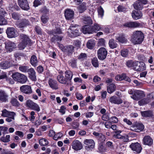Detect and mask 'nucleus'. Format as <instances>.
Returning a JSON list of instances; mask_svg holds the SVG:
<instances>
[{
    "instance_id": "72a5a7b5",
    "label": "nucleus",
    "mask_w": 154,
    "mask_h": 154,
    "mask_svg": "<svg viewBox=\"0 0 154 154\" xmlns=\"http://www.w3.org/2000/svg\"><path fill=\"white\" fill-rule=\"evenodd\" d=\"M21 75V73L19 72H14L12 75L11 77L14 81L18 82Z\"/></svg>"
},
{
    "instance_id": "cd10ccee",
    "label": "nucleus",
    "mask_w": 154,
    "mask_h": 154,
    "mask_svg": "<svg viewBox=\"0 0 154 154\" xmlns=\"http://www.w3.org/2000/svg\"><path fill=\"white\" fill-rule=\"evenodd\" d=\"M20 37L22 41L27 44L30 43V40L27 35L23 34H21Z\"/></svg>"
},
{
    "instance_id": "69168bd1",
    "label": "nucleus",
    "mask_w": 154,
    "mask_h": 154,
    "mask_svg": "<svg viewBox=\"0 0 154 154\" xmlns=\"http://www.w3.org/2000/svg\"><path fill=\"white\" fill-rule=\"evenodd\" d=\"M34 103L30 100H28L26 102V105L27 106L31 109Z\"/></svg>"
},
{
    "instance_id": "0e129e2a",
    "label": "nucleus",
    "mask_w": 154,
    "mask_h": 154,
    "mask_svg": "<svg viewBox=\"0 0 154 154\" xmlns=\"http://www.w3.org/2000/svg\"><path fill=\"white\" fill-rule=\"evenodd\" d=\"M27 44L26 43L21 41L18 45V47L20 50H23L25 48Z\"/></svg>"
},
{
    "instance_id": "6e6d98bb",
    "label": "nucleus",
    "mask_w": 154,
    "mask_h": 154,
    "mask_svg": "<svg viewBox=\"0 0 154 154\" xmlns=\"http://www.w3.org/2000/svg\"><path fill=\"white\" fill-rule=\"evenodd\" d=\"M92 63L95 67H98L99 66L98 60L97 58H94L92 60Z\"/></svg>"
},
{
    "instance_id": "a211bd4d",
    "label": "nucleus",
    "mask_w": 154,
    "mask_h": 154,
    "mask_svg": "<svg viewBox=\"0 0 154 154\" xmlns=\"http://www.w3.org/2000/svg\"><path fill=\"white\" fill-rule=\"evenodd\" d=\"M29 20L26 19H23L19 22L17 24V26L20 28H23L26 26L29 25Z\"/></svg>"
},
{
    "instance_id": "a878e982",
    "label": "nucleus",
    "mask_w": 154,
    "mask_h": 154,
    "mask_svg": "<svg viewBox=\"0 0 154 154\" xmlns=\"http://www.w3.org/2000/svg\"><path fill=\"white\" fill-rule=\"evenodd\" d=\"M82 32L84 34L92 33L91 26L85 25L83 26L82 29Z\"/></svg>"
},
{
    "instance_id": "aec40b11",
    "label": "nucleus",
    "mask_w": 154,
    "mask_h": 154,
    "mask_svg": "<svg viewBox=\"0 0 154 154\" xmlns=\"http://www.w3.org/2000/svg\"><path fill=\"white\" fill-rule=\"evenodd\" d=\"M9 60H6L4 62H2L0 63V68L1 69H5L9 68L10 66L11 61V58L10 56Z\"/></svg>"
},
{
    "instance_id": "052dcab7",
    "label": "nucleus",
    "mask_w": 154,
    "mask_h": 154,
    "mask_svg": "<svg viewBox=\"0 0 154 154\" xmlns=\"http://www.w3.org/2000/svg\"><path fill=\"white\" fill-rule=\"evenodd\" d=\"M87 57V55L85 53H81L79 55L78 57L79 59L83 60Z\"/></svg>"
},
{
    "instance_id": "9b49d317",
    "label": "nucleus",
    "mask_w": 154,
    "mask_h": 154,
    "mask_svg": "<svg viewBox=\"0 0 154 154\" xmlns=\"http://www.w3.org/2000/svg\"><path fill=\"white\" fill-rule=\"evenodd\" d=\"M16 48V44L12 42H8L5 44V48L7 51L11 52Z\"/></svg>"
},
{
    "instance_id": "49530a36",
    "label": "nucleus",
    "mask_w": 154,
    "mask_h": 154,
    "mask_svg": "<svg viewBox=\"0 0 154 154\" xmlns=\"http://www.w3.org/2000/svg\"><path fill=\"white\" fill-rule=\"evenodd\" d=\"M19 69L20 71L23 72H28V70L29 69L28 66H20Z\"/></svg>"
},
{
    "instance_id": "c756f323",
    "label": "nucleus",
    "mask_w": 154,
    "mask_h": 154,
    "mask_svg": "<svg viewBox=\"0 0 154 154\" xmlns=\"http://www.w3.org/2000/svg\"><path fill=\"white\" fill-rule=\"evenodd\" d=\"M48 33L54 35L56 34H60L62 33L59 27L56 28L55 29L51 31H48Z\"/></svg>"
},
{
    "instance_id": "ddd939ff",
    "label": "nucleus",
    "mask_w": 154,
    "mask_h": 154,
    "mask_svg": "<svg viewBox=\"0 0 154 154\" xmlns=\"http://www.w3.org/2000/svg\"><path fill=\"white\" fill-rule=\"evenodd\" d=\"M74 15V11L71 9H66L64 11V15L66 20H70L72 19Z\"/></svg>"
},
{
    "instance_id": "a19ab883",
    "label": "nucleus",
    "mask_w": 154,
    "mask_h": 154,
    "mask_svg": "<svg viewBox=\"0 0 154 154\" xmlns=\"http://www.w3.org/2000/svg\"><path fill=\"white\" fill-rule=\"evenodd\" d=\"M39 144L42 146H45L48 145V141L45 138H42L39 140Z\"/></svg>"
},
{
    "instance_id": "a18cd8bd",
    "label": "nucleus",
    "mask_w": 154,
    "mask_h": 154,
    "mask_svg": "<svg viewBox=\"0 0 154 154\" xmlns=\"http://www.w3.org/2000/svg\"><path fill=\"white\" fill-rule=\"evenodd\" d=\"M15 115V113H14V114H12L11 116H9L7 117V118L6 119V121L8 122H14V116Z\"/></svg>"
},
{
    "instance_id": "dca6fc26",
    "label": "nucleus",
    "mask_w": 154,
    "mask_h": 154,
    "mask_svg": "<svg viewBox=\"0 0 154 154\" xmlns=\"http://www.w3.org/2000/svg\"><path fill=\"white\" fill-rule=\"evenodd\" d=\"M58 81L60 83L65 85L67 86H69V82H67L66 78L61 74L58 75L57 77Z\"/></svg>"
},
{
    "instance_id": "39448f33",
    "label": "nucleus",
    "mask_w": 154,
    "mask_h": 154,
    "mask_svg": "<svg viewBox=\"0 0 154 154\" xmlns=\"http://www.w3.org/2000/svg\"><path fill=\"white\" fill-rule=\"evenodd\" d=\"M123 26L125 27L135 28L140 27L141 24L137 21H130L125 23L123 24Z\"/></svg>"
},
{
    "instance_id": "c85d7f7f",
    "label": "nucleus",
    "mask_w": 154,
    "mask_h": 154,
    "mask_svg": "<svg viewBox=\"0 0 154 154\" xmlns=\"http://www.w3.org/2000/svg\"><path fill=\"white\" fill-rule=\"evenodd\" d=\"M74 47L72 45H70L64 47L63 51L64 52H66L69 53H72L73 52Z\"/></svg>"
},
{
    "instance_id": "603ef678",
    "label": "nucleus",
    "mask_w": 154,
    "mask_h": 154,
    "mask_svg": "<svg viewBox=\"0 0 154 154\" xmlns=\"http://www.w3.org/2000/svg\"><path fill=\"white\" fill-rule=\"evenodd\" d=\"M129 51L127 49H123L121 51V55L123 57H127Z\"/></svg>"
},
{
    "instance_id": "2eb2a0df",
    "label": "nucleus",
    "mask_w": 154,
    "mask_h": 154,
    "mask_svg": "<svg viewBox=\"0 0 154 154\" xmlns=\"http://www.w3.org/2000/svg\"><path fill=\"white\" fill-rule=\"evenodd\" d=\"M50 87L54 90H57L58 88L57 82L56 81L52 79H49L48 82Z\"/></svg>"
},
{
    "instance_id": "09e8293b",
    "label": "nucleus",
    "mask_w": 154,
    "mask_h": 154,
    "mask_svg": "<svg viewBox=\"0 0 154 154\" xmlns=\"http://www.w3.org/2000/svg\"><path fill=\"white\" fill-rule=\"evenodd\" d=\"M121 133V131H116L113 135V137L116 138L120 139L122 136L120 134Z\"/></svg>"
},
{
    "instance_id": "e2e57ef3",
    "label": "nucleus",
    "mask_w": 154,
    "mask_h": 154,
    "mask_svg": "<svg viewBox=\"0 0 154 154\" xmlns=\"http://www.w3.org/2000/svg\"><path fill=\"white\" fill-rule=\"evenodd\" d=\"M139 65L140 71H143L146 69V66L145 63L143 62H139Z\"/></svg>"
},
{
    "instance_id": "3c124183",
    "label": "nucleus",
    "mask_w": 154,
    "mask_h": 154,
    "mask_svg": "<svg viewBox=\"0 0 154 154\" xmlns=\"http://www.w3.org/2000/svg\"><path fill=\"white\" fill-rule=\"evenodd\" d=\"M11 102L13 106H18L20 105L17 99L15 98L12 99Z\"/></svg>"
},
{
    "instance_id": "f03ea898",
    "label": "nucleus",
    "mask_w": 154,
    "mask_h": 154,
    "mask_svg": "<svg viewBox=\"0 0 154 154\" xmlns=\"http://www.w3.org/2000/svg\"><path fill=\"white\" fill-rule=\"evenodd\" d=\"M107 51L106 49L103 47L99 48L97 52V57L100 60L105 59L106 57Z\"/></svg>"
},
{
    "instance_id": "4468645a",
    "label": "nucleus",
    "mask_w": 154,
    "mask_h": 154,
    "mask_svg": "<svg viewBox=\"0 0 154 154\" xmlns=\"http://www.w3.org/2000/svg\"><path fill=\"white\" fill-rule=\"evenodd\" d=\"M109 102L112 103L119 104L123 102L122 99L119 97L114 96L111 97L109 99Z\"/></svg>"
},
{
    "instance_id": "13d9d810",
    "label": "nucleus",
    "mask_w": 154,
    "mask_h": 154,
    "mask_svg": "<svg viewBox=\"0 0 154 154\" xmlns=\"http://www.w3.org/2000/svg\"><path fill=\"white\" fill-rule=\"evenodd\" d=\"M0 130L1 131L3 132V134H4L8 133V128L6 127H0Z\"/></svg>"
},
{
    "instance_id": "f8f14e48",
    "label": "nucleus",
    "mask_w": 154,
    "mask_h": 154,
    "mask_svg": "<svg viewBox=\"0 0 154 154\" xmlns=\"http://www.w3.org/2000/svg\"><path fill=\"white\" fill-rule=\"evenodd\" d=\"M72 148L76 151L80 150L82 148V146L81 143L78 140H75L72 143Z\"/></svg>"
},
{
    "instance_id": "4c0bfd02",
    "label": "nucleus",
    "mask_w": 154,
    "mask_h": 154,
    "mask_svg": "<svg viewBox=\"0 0 154 154\" xmlns=\"http://www.w3.org/2000/svg\"><path fill=\"white\" fill-rule=\"evenodd\" d=\"M87 9L86 4V3L83 2L80 5L79 7V12L80 13H82Z\"/></svg>"
},
{
    "instance_id": "bb28decb",
    "label": "nucleus",
    "mask_w": 154,
    "mask_h": 154,
    "mask_svg": "<svg viewBox=\"0 0 154 154\" xmlns=\"http://www.w3.org/2000/svg\"><path fill=\"white\" fill-rule=\"evenodd\" d=\"M116 85L114 84H107V91L109 93L112 94L116 90Z\"/></svg>"
},
{
    "instance_id": "7ed1b4c3",
    "label": "nucleus",
    "mask_w": 154,
    "mask_h": 154,
    "mask_svg": "<svg viewBox=\"0 0 154 154\" xmlns=\"http://www.w3.org/2000/svg\"><path fill=\"white\" fill-rule=\"evenodd\" d=\"M8 37L10 38H15L17 36V33L15 29L13 27H8L6 30Z\"/></svg>"
},
{
    "instance_id": "680f3d73",
    "label": "nucleus",
    "mask_w": 154,
    "mask_h": 154,
    "mask_svg": "<svg viewBox=\"0 0 154 154\" xmlns=\"http://www.w3.org/2000/svg\"><path fill=\"white\" fill-rule=\"evenodd\" d=\"M31 109L36 111L37 112H39L40 111V108L38 105L36 103H34Z\"/></svg>"
},
{
    "instance_id": "f704fd0d",
    "label": "nucleus",
    "mask_w": 154,
    "mask_h": 154,
    "mask_svg": "<svg viewBox=\"0 0 154 154\" xmlns=\"http://www.w3.org/2000/svg\"><path fill=\"white\" fill-rule=\"evenodd\" d=\"M101 28V26L98 24H94L93 26H91L92 33L99 30Z\"/></svg>"
},
{
    "instance_id": "7c9ffc66",
    "label": "nucleus",
    "mask_w": 154,
    "mask_h": 154,
    "mask_svg": "<svg viewBox=\"0 0 154 154\" xmlns=\"http://www.w3.org/2000/svg\"><path fill=\"white\" fill-rule=\"evenodd\" d=\"M2 116L4 117H7L10 116H11L12 114L15 113L14 112H10L7 110L6 109H4L2 111Z\"/></svg>"
},
{
    "instance_id": "ea45409f",
    "label": "nucleus",
    "mask_w": 154,
    "mask_h": 154,
    "mask_svg": "<svg viewBox=\"0 0 154 154\" xmlns=\"http://www.w3.org/2000/svg\"><path fill=\"white\" fill-rule=\"evenodd\" d=\"M77 59H73L69 61V65L73 68H76L77 67Z\"/></svg>"
},
{
    "instance_id": "79ce46f5",
    "label": "nucleus",
    "mask_w": 154,
    "mask_h": 154,
    "mask_svg": "<svg viewBox=\"0 0 154 154\" xmlns=\"http://www.w3.org/2000/svg\"><path fill=\"white\" fill-rule=\"evenodd\" d=\"M10 136V135H7L5 137L3 136L0 138V140L4 143H7L9 142Z\"/></svg>"
},
{
    "instance_id": "393cba45",
    "label": "nucleus",
    "mask_w": 154,
    "mask_h": 154,
    "mask_svg": "<svg viewBox=\"0 0 154 154\" xmlns=\"http://www.w3.org/2000/svg\"><path fill=\"white\" fill-rule=\"evenodd\" d=\"M84 143L90 148H93L95 145V143L92 139H86L84 141Z\"/></svg>"
},
{
    "instance_id": "6e6552de",
    "label": "nucleus",
    "mask_w": 154,
    "mask_h": 154,
    "mask_svg": "<svg viewBox=\"0 0 154 154\" xmlns=\"http://www.w3.org/2000/svg\"><path fill=\"white\" fill-rule=\"evenodd\" d=\"M9 95L7 92L3 90H0V101L6 103L8 101Z\"/></svg>"
},
{
    "instance_id": "c03bdc74",
    "label": "nucleus",
    "mask_w": 154,
    "mask_h": 154,
    "mask_svg": "<svg viewBox=\"0 0 154 154\" xmlns=\"http://www.w3.org/2000/svg\"><path fill=\"white\" fill-rule=\"evenodd\" d=\"M106 148L103 146L102 144H100L98 147V151L100 152L103 153L107 152Z\"/></svg>"
},
{
    "instance_id": "de8ad7c7",
    "label": "nucleus",
    "mask_w": 154,
    "mask_h": 154,
    "mask_svg": "<svg viewBox=\"0 0 154 154\" xmlns=\"http://www.w3.org/2000/svg\"><path fill=\"white\" fill-rule=\"evenodd\" d=\"M62 39V37L60 36H55L52 37L51 39V41L53 42H55L56 41H60Z\"/></svg>"
},
{
    "instance_id": "8fccbe9b",
    "label": "nucleus",
    "mask_w": 154,
    "mask_h": 154,
    "mask_svg": "<svg viewBox=\"0 0 154 154\" xmlns=\"http://www.w3.org/2000/svg\"><path fill=\"white\" fill-rule=\"evenodd\" d=\"M7 23V21L6 20L3 16L0 15V25H5Z\"/></svg>"
},
{
    "instance_id": "423d86ee",
    "label": "nucleus",
    "mask_w": 154,
    "mask_h": 154,
    "mask_svg": "<svg viewBox=\"0 0 154 154\" xmlns=\"http://www.w3.org/2000/svg\"><path fill=\"white\" fill-rule=\"evenodd\" d=\"M144 128L143 125L141 123H137L133 125L131 127L130 130L134 131L140 132Z\"/></svg>"
},
{
    "instance_id": "5701e85b",
    "label": "nucleus",
    "mask_w": 154,
    "mask_h": 154,
    "mask_svg": "<svg viewBox=\"0 0 154 154\" xmlns=\"http://www.w3.org/2000/svg\"><path fill=\"white\" fill-rule=\"evenodd\" d=\"M38 60L37 57L35 55H32L31 56L30 59L31 64L33 66L35 67L38 65Z\"/></svg>"
},
{
    "instance_id": "5fc2aeb1",
    "label": "nucleus",
    "mask_w": 154,
    "mask_h": 154,
    "mask_svg": "<svg viewBox=\"0 0 154 154\" xmlns=\"http://www.w3.org/2000/svg\"><path fill=\"white\" fill-rule=\"evenodd\" d=\"M137 65L136 63L135 62H133L132 61L129 60L127 62V65L129 68H133L134 65Z\"/></svg>"
},
{
    "instance_id": "4be33fe9",
    "label": "nucleus",
    "mask_w": 154,
    "mask_h": 154,
    "mask_svg": "<svg viewBox=\"0 0 154 154\" xmlns=\"http://www.w3.org/2000/svg\"><path fill=\"white\" fill-rule=\"evenodd\" d=\"M65 78L67 82H69V86L71 85V79H72L73 74L72 72L70 70H67L65 72Z\"/></svg>"
},
{
    "instance_id": "9d476101",
    "label": "nucleus",
    "mask_w": 154,
    "mask_h": 154,
    "mask_svg": "<svg viewBox=\"0 0 154 154\" xmlns=\"http://www.w3.org/2000/svg\"><path fill=\"white\" fill-rule=\"evenodd\" d=\"M21 91L27 94H30L32 93V90L31 86L28 85H23L20 88Z\"/></svg>"
},
{
    "instance_id": "58836bf2",
    "label": "nucleus",
    "mask_w": 154,
    "mask_h": 154,
    "mask_svg": "<svg viewBox=\"0 0 154 154\" xmlns=\"http://www.w3.org/2000/svg\"><path fill=\"white\" fill-rule=\"evenodd\" d=\"M109 44L110 47L112 49L116 48L117 46V44L113 39L109 40Z\"/></svg>"
},
{
    "instance_id": "1a4fd4ad",
    "label": "nucleus",
    "mask_w": 154,
    "mask_h": 154,
    "mask_svg": "<svg viewBox=\"0 0 154 154\" xmlns=\"http://www.w3.org/2000/svg\"><path fill=\"white\" fill-rule=\"evenodd\" d=\"M130 147L132 150L137 153H140L142 149L140 145L138 143H132L130 145Z\"/></svg>"
},
{
    "instance_id": "4d7b16f0",
    "label": "nucleus",
    "mask_w": 154,
    "mask_h": 154,
    "mask_svg": "<svg viewBox=\"0 0 154 154\" xmlns=\"http://www.w3.org/2000/svg\"><path fill=\"white\" fill-rule=\"evenodd\" d=\"M98 12L99 16L102 18L104 14V11L101 6L98 8Z\"/></svg>"
},
{
    "instance_id": "b1692460",
    "label": "nucleus",
    "mask_w": 154,
    "mask_h": 154,
    "mask_svg": "<svg viewBox=\"0 0 154 154\" xmlns=\"http://www.w3.org/2000/svg\"><path fill=\"white\" fill-rule=\"evenodd\" d=\"M131 15L134 19L137 20L141 18L142 16V14L140 11H133Z\"/></svg>"
},
{
    "instance_id": "473e14b6",
    "label": "nucleus",
    "mask_w": 154,
    "mask_h": 154,
    "mask_svg": "<svg viewBox=\"0 0 154 154\" xmlns=\"http://www.w3.org/2000/svg\"><path fill=\"white\" fill-rule=\"evenodd\" d=\"M142 4L139 2H136L133 5L134 8L137 10H141L143 7Z\"/></svg>"
},
{
    "instance_id": "37998d69",
    "label": "nucleus",
    "mask_w": 154,
    "mask_h": 154,
    "mask_svg": "<svg viewBox=\"0 0 154 154\" xmlns=\"http://www.w3.org/2000/svg\"><path fill=\"white\" fill-rule=\"evenodd\" d=\"M142 116L145 117H149L151 116L152 114V112L150 111H145L141 112Z\"/></svg>"
},
{
    "instance_id": "e433bc0d",
    "label": "nucleus",
    "mask_w": 154,
    "mask_h": 154,
    "mask_svg": "<svg viewBox=\"0 0 154 154\" xmlns=\"http://www.w3.org/2000/svg\"><path fill=\"white\" fill-rule=\"evenodd\" d=\"M19 79V80L18 82L22 84H24L25 83L27 80V76L22 74H21L20 77Z\"/></svg>"
},
{
    "instance_id": "864d4df0",
    "label": "nucleus",
    "mask_w": 154,
    "mask_h": 154,
    "mask_svg": "<svg viewBox=\"0 0 154 154\" xmlns=\"http://www.w3.org/2000/svg\"><path fill=\"white\" fill-rule=\"evenodd\" d=\"M94 42L91 40H89L87 44V46L89 49H92L94 47Z\"/></svg>"
},
{
    "instance_id": "f257e3e1",
    "label": "nucleus",
    "mask_w": 154,
    "mask_h": 154,
    "mask_svg": "<svg viewBox=\"0 0 154 154\" xmlns=\"http://www.w3.org/2000/svg\"><path fill=\"white\" fill-rule=\"evenodd\" d=\"M144 38L143 33L140 31H137L133 33L131 40L134 44H140L143 41Z\"/></svg>"
},
{
    "instance_id": "c9c22d12",
    "label": "nucleus",
    "mask_w": 154,
    "mask_h": 154,
    "mask_svg": "<svg viewBox=\"0 0 154 154\" xmlns=\"http://www.w3.org/2000/svg\"><path fill=\"white\" fill-rule=\"evenodd\" d=\"M83 22L86 24H92V21L91 18L89 17H83L82 18Z\"/></svg>"
},
{
    "instance_id": "bf43d9fd",
    "label": "nucleus",
    "mask_w": 154,
    "mask_h": 154,
    "mask_svg": "<svg viewBox=\"0 0 154 154\" xmlns=\"http://www.w3.org/2000/svg\"><path fill=\"white\" fill-rule=\"evenodd\" d=\"M41 20L42 22L44 23H46L48 21L49 18L45 15H43L41 17Z\"/></svg>"
},
{
    "instance_id": "412c9836",
    "label": "nucleus",
    "mask_w": 154,
    "mask_h": 154,
    "mask_svg": "<svg viewBox=\"0 0 154 154\" xmlns=\"http://www.w3.org/2000/svg\"><path fill=\"white\" fill-rule=\"evenodd\" d=\"M126 37V36L124 34H122L116 36V38L119 42L124 43H126L128 41Z\"/></svg>"
},
{
    "instance_id": "f3484780",
    "label": "nucleus",
    "mask_w": 154,
    "mask_h": 154,
    "mask_svg": "<svg viewBox=\"0 0 154 154\" xmlns=\"http://www.w3.org/2000/svg\"><path fill=\"white\" fill-rule=\"evenodd\" d=\"M28 72L30 79L32 81H36L37 79L36 72L34 69L31 68L28 70Z\"/></svg>"
},
{
    "instance_id": "2f4dec72",
    "label": "nucleus",
    "mask_w": 154,
    "mask_h": 154,
    "mask_svg": "<svg viewBox=\"0 0 154 154\" xmlns=\"http://www.w3.org/2000/svg\"><path fill=\"white\" fill-rule=\"evenodd\" d=\"M149 98L147 97L138 101V104L140 106L143 105L148 103L150 102Z\"/></svg>"
},
{
    "instance_id": "338daca9",
    "label": "nucleus",
    "mask_w": 154,
    "mask_h": 154,
    "mask_svg": "<svg viewBox=\"0 0 154 154\" xmlns=\"http://www.w3.org/2000/svg\"><path fill=\"white\" fill-rule=\"evenodd\" d=\"M70 32L73 35L72 36H77L79 35L80 34L78 28L75 29V30H73V31H71Z\"/></svg>"
},
{
    "instance_id": "6ab92c4d",
    "label": "nucleus",
    "mask_w": 154,
    "mask_h": 154,
    "mask_svg": "<svg viewBox=\"0 0 154 154\" xmlns=\"http://www.w3.org/2000/svg\"><path fill=\"white\" fill-rule=\"evenodd\" d=\"M143 144L148 146H151L153 143V140L150 136H145L143 139Z\"/></svg>"
},
{
    "instance_id": "0eeeda50",
    "label": "nucleus",
    "mask_w": 154,
    "mask_h": 154,
    "mask_svg": "<svg viewBox=\"0 0 154 154\" xmlns=\"http://www.w3.org/2000/svg\"><path fill=\"white\" fill-rule=\"evenodd\" d=\"M19 6L23 10L27 11L29 9L28 3L27 0H18Z\"/></svg>"
},
{
    "instance_id": "774afa93",
    "label": "nucleus",
    "mask_w": 154,
    "mask_h": 154,
    "mask_svg": "<svg viewBox=\"0 0 154 154\" xmlns=\"http://www.w3.org/2000/svg\"><path fill=\"white\" fill-rule=\"evenodd\" d=\"M120 139L121 140L124 142H128L129 140L128 135L127 134H125L124 136H122V137H121Z\"/></svg>"
},
{
    "instance_id": "20e7f679",
    "label": "nucleus",
    "mask_w": 154,
    "mask_h": 154,
    "mask_svg": "<svg viewBox=\"0 0 154 154\" xmlns=\"http://www.w3.org/2000/svg\"><path fill=\"white\" fill-rule=\"evenodd\" d=\"M145 96L144 92L141 91L135 90L134 91V94L131 96L134 100H138L140 98Z\"/></svg>"
}]
</instances>
